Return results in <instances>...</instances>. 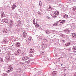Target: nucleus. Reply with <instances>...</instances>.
I'll return each instance as SVG.
<instances>
[{"instance_id":"2","label":"nucleus","mask_w":76,"mask_h":76,"mask_svg":"<svg viewBox=\"0 0 76 76\" xmlns=\"http://www.w3.org/2000/svg\"><path fill=\"white\" fill-rule=\"evenodd\" d=\"M2 22L4 23H7L9 22V19L5 18L2 19Z\"/></svg>"},{"instance_id":"48","label":"nucleus","mask_w":76,"mask_h":76,"mask_svg":"<svg viewBox=\"0 0 76 76\" xmlns=\"http://www.w3.org/2000/svg\"><path fill=\"white\" fill-rule=\"evenodd\" d=\"M60 5H61V4H59V5L60 6Z\"/></svg>"},{"instance_id":"40","label":"nucleus","mask_w":76,"mask_h":76,"mask_svg":"<svg viewBox=\"0 0 76 76\" xmlns=\"http://www.w3.org/2000/svg\"><path fill=\"white\" fill-rule=\"evenodd\" d=\"M29 56H30V57H33V55H32V54L30 55Z\"/></svg>"},{"instance_id":"39","label":"nucleus","mask_w":76,"mask_h":76,"mask_svg":"<svg viewBox=\"0 0 76 76\" xmlns=\"http://www.w3.org/2000/svg\"><path fill=\"white\" fill-rule=\"evenodd\" d=\"M53 15V18H56V17H57V15Z\"/></svg>"},{"instance_id":"22","label":"nucleus","mask_w":76,"mask_h":76,"mask_svg":"<svg viewBox=\"0 0 76 76\" xmlns=\"http://www.w3.org/2000/svg\"><path fill=\"white\" fill-rule=\"evenodd\" d=\"M53 9L51 7H49L48 9V11H50L51 10Z\"/></svg>"},{"instance_id":"31","label":"nucleus","mask_w":76,"mask_h":76,"mask_svg":"<svg viewBox=\"0 0 76 76\" xmlns=\"http://www.w3.org/2000/svg\"><path fill=\"white\" fill-rule=\"evenodd\" d=\"M19 30L18 29H17L16 31V33H19Z\"/></svg>"},{"instance_id":"38","label":"nucleus","mask_w":76,"mask_h":76,"mask_svg":"<svg viewBox=\"0 0 76 76\" xmlns=\"http://www.w3.org/2000/svg\"><path fill=\"white\" fill-rule=\"evenodd\" d=\"M38 15H41L42 14V13L39 12H38Z\"/></svg>"},{"instance_id":"7","label":"nucleus","mask_w":76,"mask_h":76,"mask_svg":"<svg viewBox=\"0 0 76 76\" xmlns=\"http://www.w3.org/2000/svg\"><path fill=\"white\" fill-rule=\"evenodd\" d=\"M21 23V21L20 20H18L17 23V26L18 27H19L20 26V24Z\"/></svg>"},{"instance_id":"54","label":"nucleus","mask_w":76,"mask_h":76,"mask_svg":"<svg viewBox=\"0 0 76 76\" xmlns=\"http://www.w3.org/2000/svg\"><path fill=\"white\" fill-rule=\"evenodd\" d=\"M61 66H62V64H61Z\"/></svg>"},{"instance_id":"6","label":"nucleus","mask_w":76,"mask_h":76,"mask_svg":"<svg viewBox=\"0 0 76 76\" xmlns=\"http://www.w3.org/2000/svg\"><path fill=\"white\" fill-rule=\"evenodd\" d=\"M72 37L73 38H76V32L73 33L72 34Z\"/></svg>"},{"instance_id":"4","label":"nucleus","mask_w":76,"mask_h":76,"mask_svg":"<svg viewBox=\"0 0 76 76\" xmlns=\"http://www.w3.org/2000/svg\"><path fill=\"white\" fill-rule=\"evenodd\" d=\"M21 53V50H20L18 49L15 53V54L16 55H19Z\"/></svg>"},{"instance_id":"45","label":"nucleus","mask_w":76,"mask_h":76,"mask_svg":"<svg viewBox=\"0 0 76 76\" xmlns=\"http://www.w3.org/2000/svg\"><path fill=\"white\" fill-rule=\"evenodd\" d=\"M74 76H76V74H74Z\"/></svg>"},{"instance_id":"46","label":"nucleus","mask_w":76,"mask_h":76,"mask_svg":"<svg viewBox=\"0 0 76 76\" xmlns=\"http://www.w3.org/2000/svg\"><path fill=\"white\" fill-rule=\"evenodd\" d=\"M61 20H59V21L58 22H60V21H61Z\"/></svg>"},{"instance_id":"52","label":"nucleus","mask_w":76,"mask_h":76,"mask_svg":"<svg viewBox=\"0 0 76 76\" xmlns=\"http://www.w3.org/2000/svg\"><path fill=\"white\" fill-rule=\"evenodd\" d=\"M58 32V31H56V32Z\"/></svg>"},{"instance_id":"35","label":"nucleus","mask_w":76,"mask_h":76,"mask_svg":"<svg viewBox=\"0 0 76 76\" xmlns=\"http://www.w3.org/2000/svg\"><path fill=\"white\" fill-rule=\"evenodd\" d=\"M26 54V53L25 52H23L22 53V56H25Z\"/></svg>"},{"instance_id":"19","label":"nucleus","mask_w":76,"mask_h":76,"mask_svg":"<svg viewBox=\"0 0 76 76\" xmlns=\"http://www.w3.org/2000/svg\"><path fill=\"white\" fill-rule=\"evenodd\" d=\"M70 32V30L69 29H65L64 30V32Z\"/></svg>"},{"instance_id":"16","label":"nucleus","mask_w":76,"mask_h":76,"mask_svg":"<svg viewBox=\"0 0 76 76\" xmlns=\"http://www.w3.org/2000/svg\"><path fill=\"white\" fill-rule=\"evenodd\" d=\"M34 52V49H31L30 50L29 53H33Z\"/></svg>"},{"instance_id":"27","label":"nucleus","mask_w":76,"mask_h":76,"mask_svg":"<svg viewBox=\"0 0 76 76\" xmlns=\"http://www.w3.org/2000/svg\"><path fill=\"white\" fill-rule=\"evenodd\" d=\"M73 10L75 11V12H76V7H74L72 9Z\"/></svg>"},{"instance_id":"29","label":"nucleus","mask_w":76,"mask_h":76,"mask_svg":"<svg viewBox=\"0 0 76 76\" xmlns=\"http://www.w3.org/2000/svg\"><path fill=\"white\" fill-rule=\"evenodd\" d=\"M39 4L40 6H41L42 5V3L41 1H39Z\"/></svg>"},{"instance_id":"47","label":"nucleus","mask_w":76,"mask_h":76,"mask_svg":"<svg viewBox=\"0 0 76 76\" xmlns=\"http://www.w3.org/2000/svg\"><path fill=\"white\" fill-rule=\"evenodd\" d=\"M1 22V20L0 19V22Z\"/></svg>"},{"instance_id":"41","label":"nucleus","mask_w":76,"mask_h":76,"mask_svg":"<svg viewBox=\"0 0 76 76\" xmlns=\"http://www.w3.org/2000/svg\"><path fill=\"white\" fill-rule=\"evenodd\" d=\"M42 55H44V52H42Z\"/></svg>"},{"instance_id":"51","label":"nucleus","mask_w":76,"mask_h":76,"mask_svg":"<svg viewBox=\"0 0 76 76\" xmlns=\"http://www.w3.org/2000/svg\"><path fill=\"white\" fill-rule=\"evenodd\" d=\"M40 29H42V28H41Z\"/></svg>"},{"instance_id":"5","label":"nucleus","mask_w":76,"mask_h":76,"mask_svg":"<svg viewBox=\"0 0 76 76\" xmlns=\"http://www.w3.org/2000/svg\"><path fill=\"white\" fill-rule=\"evenodd\" d=\"M27 36V33L26 31H24L22 35L21 36V37L22 38H25Z\"/></svg>"},{"instance_id":"12","label":"nucleus","mask_w":76,"mask_h":76,"mask_svg":"<svg viewBox=\"0 0 76 76\" xmlns=\"http://www.w3.org/2000/svg\"><path fill=\"white\" fill-rule=\"evenodd\" d=\"M16 47H19L20 46V44L18 42H17L16 44Z\"/></svg>"},{"instance_id":"37","label":"nucleus","mask_w":76,"mask_h":76,"mask_svg":"<svg viewBox=\"0 0 76 76\" xmlns=\"http://www.w3.org/2000/svg\"><path fill=\"white\" fill-rule=\"evenodd\" d=\"M27 39L28 41H31V37L28 38Z\"/></svg>"},{"instance_id":"15","label":"nucleus","mask_w":76,"mask_h":76,"mask_svg":"<svg viewBox=\"0 0 76 76\" xmlns=\"http://www.w3.org/2000/svg\"><path fill=\"white\" fill-rule=\"evenodd\" d=\"M8 32V31H7V30L6 28H5L3 31V32L4 34L7 33Z\"/></svg>"},{"instance_id":"34","label":"nucleus","mask_w":76,"mask_h":76,"mask_svg":"<svg viewBox=\"0 0 76 76\" xmlns=\"http://www.w3.org/2000/svg\"><path fill=\"white\" fill-rule=\"evenodd\" d=\"M27 61H26L27 63H30V60H29L28 59V60H27Z\"/></svg>"},{"instance_id":"50","label":"nucleus","mask_w":76,"mask_h":76,"mask_svg":"<svg viewBox=\"0 0 76 76\" xmlns=\"http://www.w3.org/2000/svg\"><path fill=\"white\" fill-rule=\"evenodd\" d=\"M0 52H1V50L0 49Z\"/></svg>"},{"instance_id":"9","label":"nucleus","mask_w":76,"mask_h":76,"mask_svg":"<svg viewBox=\"0 0 76 76\" xmlns=\"http://www.w3.org/2000/svg\"><path fill=\"white\" fill-rule=\"evenodd\" d=\"M57 72L56 71H53L52 74V76H56V75H57Z\"/></svg>"},{"instance_id":"8","label":"nucleus","mask_w":76,"mask_h":76,"mask_svg":"<svg viewBox=\"0 0 76 76\" xmlns=\"http://www.w3.org/2000/svg\"><path fill=\"white\" fill-rule=\"evenodd\" d=\"M9 25L10 26H12L13 25V20H11L10 21V22H9Z\"/></svg>"},{"instance_id":"3","label":"nucleus","mask_w":76,"mask_h":76,"mask_svg":"<svg viewBox=\"0 0 76 76\" xmlns=\"http://www.w3.org/2000/svg\"><path fill=\"white\" fill-rule=\"evenodd\" d=\"M9 66L8 69L10 70L11 71H12L13 70V69H14V65H12Z\"/></svg>"},{"instance_id":"26","label":"nucleus","mask_w":76,"mask_h":76,"mask_svg":"<svg viewBox=\"0 0 76 76\" xmlns=\"http://www.w3.org/2000/svg\"><path fill=\"white\" fill-rule=\"evenodd\" d=\"M2 75L3 76H7V74L6 73H4L2 74Z\"/></svg>"},{"instance_id":"55","label":"nucleus","mask_w":76,"mask_h":76,"mask_svg":"<svg viewBox=\"0 0 76 76\" xmlns=\"http://www.w3.org/2000/svg\"><path fill=\"white\" fill-rule=\"evenodd\" d=\"M12 46H13V45H12Z\"/></svg>"},{"instance_id":"49","label":"nucleus","mask_w":76,"mask_h":76,"mask_svg":"<svg viewBox=\"0 0 76 76\" xmlns=\"http://www.w3.org/2000/svg\"><path fill=\"white\" fill-rule=\"evenodd\" d=\"M62 41H63L64 42L65 41V40H62Z\"/></svg>"},{"instance_id":"10","label":"nucleus","mask_w":76,"mask_h":76,"mask_svg":"<svg viewBox=\"0 0 76 76\" xmlns=\"http://www.w3.org/2000/svg\"><path fill=\"white\" fill-rule=\"evenodd\" d=\"M22 69L21 68H19L17 69V71L18 73H20L21 72H22Z\"/></svg>"},{"instance_id":"11","label":"nucleus","mask_w":76,"mask_h":76,"mask_svg":"<svg viewBox=\"0 0 76 76\" xmlns=\"http://www.w3.org/2000/svg\"><path fill=\"white\" fill-rule=\"evenodd\" d=\"M5 59L6 61H9V60H10V56H7V58H6Z\"/></svg>"},{"instance_id":"17","label":"nucleus","mask_w":76,"mask_h":76,"mask_svg":"<svg viewBox=\"0 0 76 76\" xmlns=\"http://www.w3.org/2000/svg\"><path fill=\"white\" fill-rule=\"evenodd\" d=\"M63 18H64L67 19V18H68V15L67 14H65L63 16Z\"/></svg>"},{"instance_id":"53","label":"nucleus","mask_w":76,"mask_h":76,"mask_svg":"<svg viewBox=\"0 0 76 76\" xmlns=\"http://www.w3.org/2000/svg\"><path fill=\"white\" fill-rule=\"evenodd\" d=\"M53 31V32H54V30Z\"/></svg>"},{"instance_id":"30","label":"nucleus","mask_w":76,"mask_h":76,"mask_svg":"<svg viewBox=\"0 0 76 76\" xmlns=\"http://www.w3.org/2000/svg\"><path fill=\"white\" fill-rule=\"evenodd\" d=\"M33 24H34V25H35V24H36L35 19L33 20Z\"/></svg>"},{"instance_id":"1","label":"nucleus","mask_w":76,"mask_h":76,"mask_svg":"<svg viewBox=\"0 0 76 76\" xmlns=\"http://www.w3.org/2000/svg\"><path fill=\"white\" fill-rule=\"evenodd\" d=\"M21 59L23 61H26L29 59V57L27 56H23L22 57Z\"/></svg>"},{"instance_id":"43","label":"nucleus","mask_w":76,"mask_h":76,"mask_svg":"<svg viewBox=\"0 0 76 76\" xmlns=\"http://www.w3.org/2000/svg\"><path fill=\"white\" fill-rule=\"evenodd\" d=\"M20 64H23V63L22 62H20Z\"/></svg>"},{"instance_id":"20","label":"nucleus","mask_w":76,"mask_h":76,"mask_svg":"<svg viewBox=\"0 0 76 76\" xmlns=\"http://www.w3.org/2000/svg\"><path fill=\"white\" fill-rule=\"evenodd\" d=\"M64 22H65V20H61V21L60 22V23H62V24H63L64 23Z\"/></svg>"},{"instance_id":"36","label":"nucleus","mask_w":76,"mask_h":76,"mask_svg":"<svg viewBox=\"0 0 76 76\" xmlns=\"http://www.w3.org/2000/svg\"><path fill=\"white\" fill-rule=\"evenodd\" d=\"M53 26H57V23H54V24H53Z\"/></svg>"},{"instance_id":"18","label":"nucleus","mask_w":76,"mask_h":76,"mask_svg":"<svg viewBox=\"0 0 76 76\" xmlns=\"http://www.w3.org/2000/svg\"><path fill=\"white\" fill-rule=\"evenodd\" d=\"M16 7V5H13L11 7L12 10H13V9H15V7Z\"/></svg>"},{"instance_id":"42","label":"nucleus","mask_w":76,"mask_h":76,"mask_svg":"<svg viewBox=\"0 0 76 76\" xmlns=\"http://www.w3.org/2000/svg\"><path fill=\"white\" fill-rule=\"evenodd\" d=\"M47 18H48V19H50V18L49 17H47Z\"/></svg>"},{"instance_id":"23","label":"nucleus","mask_w":76,"mask_h":76,"mask_svg":"<svg viewBox=\"0 0 76 76\" xmlns=\"http://www.w3.org/2000/svg\"><path fill=\"white\" fill-rule=\"evenodd\" d=\"M45 32L47 34H49L50 33V31L46 30Z\"/></svg>"},{"instance_id":"44","label":"nucleus","mask_w":76,"mask_h":76,"mask_svg":"<svg viewBox=\"0 0 76 76\" xmlns=\"http://www.w3.org/2000/svg\"><path fill=\"white\" fill-rule=\"evenodd\" d=\"M56 57H58V54H56Z\"/></svg>"},{"instance_id":"21","label":"nucleus","mask_w":76,"mask_h":76,"mask_svg":"<svg viewBox=\"0 0 76 76\" xmlns=\"http://www.w3.org/2000/svg\"><path fill=\"white\" fill-rule=\"evenodd\" d=\"M70 44H71V43H68L66 44H65V46L66 47H67V46H69Z\"/></svg>"},{"instance_id":"28","label":"nucleus","mask_w":76,"mask_h":76,"mask_svg":"<svg viewBox=\"0 0 76 76\" xmlns=\"http://www.w3.org/2000/svg\"><path fill=\"white\" fill-rule=\"evenodd\" d=\"M3 43H4V44H6V43H7V41L6 40H4L3 41Z\"/></svg>"},{"instance_id":"32","label":"nucleus","mask_w":76,"mask_h":76,"mask_svg":"<svg viewBox=\"0 0 76 76\" xmlns=\"http://www.w3.org/2000/svg\"><path fill=\"white\" fill-rule=\"evenodd\" d=\"M11 70H8L6 72L7 73H10V72H11Z\"/></svg>"},{"instance_id":"24","label":"nucleus","mask_w":76,"mask_h":76,"mask_svg":"<svg viewBox=\"0 0 76 76\" xmlns=\"http://www.w3.org/2000/svg\"><path fill=\"white\" fill-rule=\"evenodd\" d=\"M3 61V58H0V63H1Z\"/></svg>"},{"instance_id":"25","label":"nucleus","mask_w":76,"mask_h":76,"mask_svg":"<svg viewBox=\"0 0 76 76\" xmlns=\"http://www.w3.org/2000/svg\"><path fill=\"white\" fill-rule=\"evenodd\" d=\"M1 18H4V16H5V15H4V14H2L1 16Z\"/></svg>"},{"instance_id":"14","label":"nucleus","mask_w":76,"mask_h":76,"mask_svg":"<svg viewBox=\"0 0 76 76\" xmlns=\"http://www.w3.org/2000/svg\"><path fill=\"white\" fill-rule=\"evenodd\" d=\"M73 50L74 52H76V46H75L73 47Z\"/></svg>"},{"instance_id":"33","label":"nucleus","mask_w":76,"mask_h":76,"mask_svg":"<svg viewBox=\"0 0 76 76\" xmlns=\"http://www.w3.org/2000/svg\"><path fill=\"white\" fill-rule=\"evenodd\" d=\"M66 50H68L69 51H71V49L70 48H68L66 49Z\"/></svg>"},{"instance_id":"13","label":"nucleus","mask_w":76,"mask_h":76,"mask_svg":"<svg viewBox=\"0 0 76 76\" xmlns=\"http://www.w3.org/2000/svg\"><path fill=\"white\" fill-rule=\"evenodd\" d=\"M54 14L55 15H56L57 16V15H59V12L58 11H56L55 12H54Z\"/></svg>"}]
</instances>
